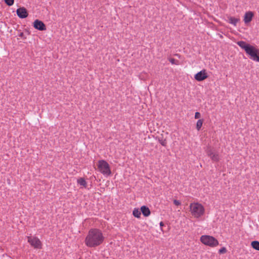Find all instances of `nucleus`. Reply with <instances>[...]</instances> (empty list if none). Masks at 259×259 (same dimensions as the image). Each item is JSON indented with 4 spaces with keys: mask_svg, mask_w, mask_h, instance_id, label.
I'll use <instances>...</instances> for the list:
<instances>
[{
    "mask_svg": "<svg viewBox=\"0 0 259 259\" xmlns=\"http://www.w3.org/2000/svg\"><path fill=\"white\" fill-rule=\"evenodd\" d=\"M190 207L192 214L195 218L200 217L204 212L203 206L198 203L191 204Z\"/></svg>",
    "mask_w": 259,
    "mask_h": 259,
    "instance_id": "nucleus-3",
    "label": "nucleus"
},
{
    "mask_svg": "<svg viewBox=\"0 0 259 259\" xmlns=\"http://www.w3.org/2000/svg\"><path fill=\"white\" fill-rule=\"evenodd\" d=\"M200 117H201L200 113L198 112H196L195 114V118L196 119H198V118H200Z\"/></svg>",
    "mask_w": 259,
    "mask_h": 259,
    "instance_id": "nucleus-20",
    "label": "nucleus"
},
{
    "mask_svg": "<svg viewBox=\"0 0 259 259\" xmlns=\"http://www.w3.org/2000/svg\"><path fill=\"white\" fill-rule=\"evenodd\" d=\"M5 2L9 6H12L14 4V0H5Z\"/></svg>",
    "mask_w": 259,
    "mask_h": 259,
    "instance_id": "nucleus-18",
    "label": "nucleus"
},
{
    "mask_svg": "<svg viewBox=\"0 0 259 259\" xmlns=\"http://www.w3.org/2000/svg\"><path fill=\"white\" fill-rule=\"evenodd\" d=\"M251 245L253 248L259 251V241H253L251 243Z\"/></svg>",
    "mask_w": 259,
    "mask_h": 259,
    "instance_id": "nucleus-15",
    "label": "nucleus"
},
{
    "mask_svg": "<svg viewBox=\"0 0 259 259\" xmlns=\"http://www.w3.org/2000/svg\"><path fill=\"white\" fill-rule=\"evenodd\" d=\"M200 241L204 245L211 247H215L219 245L218 240L209 235H202L200 237Z\"/></svg>",
    "mask_w": 259,
    "mask_h": 259,
    "instance_id": "nucleus-5",
    "label": "nucleus"
},
{
    "mask_svg": "<svg viewBox=\"0 0 259 259\" xmlns=\"http://www.w3.org/2000/svg\"><path fill=\"white\" fill-rule=\"evenodd\" d=\"M169 61L172 64H176V62H175L176 60L174 59H172V58L169 59Z\"/></svg>",
    "mask_w": 259,
    "mask_h": 259,
    "instance_id": "nucleus-21",
    "label": "nucleus"
},
{
    "mask_svg": "<svg viewBox=\"0 0 259 259\" xmlns=\"http://www.w3.org/2000/svg\"><path fill=\"white\" fill-rule=\"evenodd\" d=\"M28 242L35 248L40 249L41 248V243L38 238L35 237H28Z\"/></svg>",
    "mask_w": 259,
    "mask_h": 259,
    "instance_id": "nucleus-6",
    "label": "nucleus"
},
{
    "mask_svg": "<svg viewBox=\"0 0 259 259\" xmlns=\"http://www.w3.org/2000/svg\"><path fill=\"white\" fill-rule=\"evenodd\" d=\"M239 21V18H236L233 17H229V22L230 24L234 25V26L236 25L237 23Z\"/></svg>",
    "mask_w": 259,
    "mask_h": 259,
    "instance_id": "nucleus-13",
    "label": "nucleus"
},
{
    "mask_svg": "<svg viewBox=\"0 0 259 259\" xmlns=\"http://www.w3.org/2000/svg\"><path fill=\"white\" fill-rule=\"evenodd\" d=\"M18 16L20 18H25L28 16V12L26 8L21 7L18 8L16 11Z\"/></svg>",
    "mask_w": 259,
    "mask_h": 259,
    "instance_id": "nucleus-10",
    "label": "nucleus"
},
{
    "mask_svg": "<svg viewBox=\"0 0 259 259\" xmlns=\"http://www.w3.org/2000/svg\"><path fill=\"white\" fill-rule=\"evenodd\" d=\"M174 203L176 205H178V201L177 200H174Z\"/></svg>",
    "mask_w": 259,
    "mask_h": 259,
    "instance_id": "nucleus-23",
    "label": "nucleus"
},
{
    "mask_svg": "<svg viewBox=\"0 0 259 259\" xmlns=\"http://www.w3.org/2000/svg\"><path fill=\"white\" fill-rule=\"evenodd\" d=\"M34 28L40 31L46 30V26L44 22L38 19L35 20L33 24Z\"/></svg>",
    "mask_w": 259,
    "mask_h": 259,
    "instance_id": "nucleus-9",
    "label": "nucleus"
},
{
    "mask_svg": "<svg viewBox=\"0 0 259 259\" xmlns=\"http://www.w3.org/2000/svg\"><path fill=\"white\" fill-rule=\"evenodd\" d=\"M77 183L84 188L87 187V183L83 178H79L77 180Z\"/></svg>",
    "mask_w": 259,
    "mask_h": 259,
    "instance_id": "nucleus-14",
    "label": "nucleus"
},
{
    "mask_svg": "<svg viewBox=\"0 0 259 259\" xmlns=\"http://www.w3.org/2000/svg\"><path fill=\"white\" fill-rule=\"evenodd\" d=\"M253 17V13L251 11H248L245 14L244 21L245 23L250 22Z\"/></svg>",
    "mask_w": 259,
    "mask_h": 259,
    "instance_id": "nucleus-11",
    "label": "nucleus"
},
{
    "mask_svg": "<svg viewBox=\"0 0 259 259\" xmlns=\"http://www.w3.org/2000/svg\"><path fill=\"white\" fill-rule=\"evenodd\" d=\"M105 240L102 231L97 228L89 230L84 240L85 244L89 247H96L101 245Z\"/></svg>",
    "mask_w": 259,
    "mask_h": 259,
    "instance_id": "nucleus-1",
    "label": "nucleus"
},
{
    "mask_svg": "<svg viewBox=\"0 0 259 259\" xmlns=\"http://www.w3.org/2000/svg\"><path fill=\"white\" fill-rule=\"evenodd\" d=\"M24 33L23 32H21L19 35V36L20 37H22V38H23L24 39L26 38V37H24Z\"/></svg>",
    "mask_w": 259,
    "mask_h": 259,
    "instance_id": "nucleus-22",
    "label": "nucleus"
},
{
    "mask_svg": "<svg viewBox=\"0 0 259 259\" xmlns=\"http://www.w3.org/2000/svg\"><path fill=\"white\" fill-rule=\"evenodd\" d=\"M133 214L134 217L139 218L141 216V211L139 210L138 208H135L133 211Z\"/></svg>",
    "mask_w": 259,
    "mask_h": 259,
    "instance_id": "nucleus-16",
    "label": "nucleus"
},
{
    "mask_svg": "<svg viewBox=\"0 0 259 259\" xmlns=\"http://www.w3.org/2000/svg\"><path fill=\"white\" fill-rule=\"evenodd\" d=\"M237 45L245 50V52L250 56V59L259 62V49L249 44H247L243 41H238Z\"/></svg>",
    "mask_w": 259,
    "mask_h": 259,
    "instance_id": "nucleus-2",
    "label": "nucleus"
},
{
    "mask_svg": "<svg viewBox=\"0 0 259 259\" xmlns=\"http://www.w3.org/2000/svg\"><path fill=\"white\" fill-rule=\"evenodd\" d=\"M203 119H199L197 121V123H196V128L198 131L200 130V129L201 128V127L202 125V124H203Z\"/></svg>",
    "mask_w": 259,
    "mask_h": 259,
    "instance_id": "nucleus-17",
    "label": "nucleus"
},
{
    "mask_svg": "<svg viewBox=\"0 0 259 259\" xmlns=\"http://www.w3.org/2000/svg\"><path fill=\"white\" fill-rule=\"evenodd\" d=\"M141 211L145 217H148L151 213L149 208L146 206H142L141 207Z\"/></svg>",
    "mask_w": 259,
    "mask_h": 259,
    "instance_id": "nucleus-12",
    "label": "nucleus"
},
{
    "mask_svg": "<svg viewBox=\"0 0 259 259\" xmlns=\"http://www.w3.org/2000/svg\"><path fill=\"white\" fill-rule=\"evenodd\" d=\"M160 226H163V223H162V222H160Z\"/></svg>",
    "mask_w": 259,
    "mask_h": 259,
    "instance_id": "nucleus-24",
    "label": "nucleus"
},
{
    "mask_svg": "<svg viewBox=\"0 0 259 259\" xmlns=\"http://www.w3.org/2000/svg\"><path fill=\"white\" fill-rule=\"evenodd\" d=\"M206 153L213 161L218 162L219 161L220 156L213 150L208 149L206 150Z\"/></svg>",
    "mask_w": 259,
    "mask_h": 259,
    "instance_id": "nucleus-7",
    "label": "nucleus"
},
{
    "mask_svg": "<svg viewBox=\"0 0 259 259\" xmlns=\"http://www.w3.org/2000/svg\"><path fill=\"white\" fill-rule=\"evenodd\" d=\"M208 77L207 73L205 69H203L200 72H198L195 75V79L198 81H201L204 80Z\"/></svg>",
    "mask_w": 259,
    "mask_h": 259,
    "instance_id": "nucleus-8",
    "label": "nucleus"
},
{
    "mask_svg": "<svg viewBox=\"0 0 259 259\" xmlns=\"http://www.w3.org/2000/svg\"><path fill=\"white\" fill-rule=\"evenodd\" d=\"M219 252L220 254L225 253L227 252V249L223 247L219 250Z\"/></svg>",
    "mask_w": 259,
    "mask_h": 259,
    "instance_id": "nucleus-19",
    "label": "nucleus"
},
{
    "mask_svg": "<svg viewBox=\"0 0 259 259\" xmlns=\"http://www.w3.org/2000/svg\"><path fill=\"white\" fill-rule=\"evenodd\" d=\"M97 166L98 170L103 175L109 176L111 174L110 165L105 160H99Z\"/></svg>",
    "mask_w": 259,
    "mask_h": 259,
    "instance_id": "nucleus-4",
    "label": "nucleus"
}]
</instances>
